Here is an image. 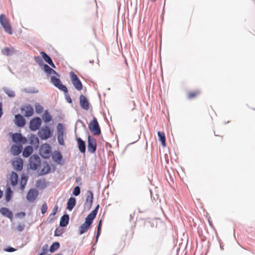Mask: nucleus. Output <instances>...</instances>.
Instances as JSON below:
<instances>
[{
  "instance_id": "nucleus-43",
  "label": "nucleus",
  "mask_w": 255,
  "mask_h": 255,
  "mask_svg": "<svg viewBox=\"0 0 255 255\" xmlns=\"http://www.w3.org/2000/svg\"><path fill=\"white\" fill-rule=\"evenodd\" d=\"M42 59V57H41L39 56L34 57L35 62L40 66L41 68L46 64L43 62Z\"/></svg>"
},
{
  "instance_id": "nucleus-61",
  "label": "nucleus",
  "mask_w": 255,
  "mask_h": 255,
  "mask_svg": "<svg viewBox=\"0 0 255 255\" xmlns=\"http://www.w3.org/2000/svg\"><path fill=\"white\" fill-rule=\"evenodd\" d=\"M138 211L140 212V213H143L145 212V211H141L140 210V209L138 208Z\"/></svg>"
},
{
  "instance_id": "nucleus-56",
  "label": "nucleus",
  "mask_w": 255,
  "mask_h": 255,
  "mask_svg": "<svg viewBox=\"0 0 255 255\" xmlns=\"http://www.w3.org/2000/svg\"><path fill=\"white\" fill-rule=\"evenodd\" d=\"M148 223L150 225V226L151 228H156L157 227V224H154L153 222L149 221L148 222Z\"/></svg>"
},
{
  "instance_id": "nucleus-54",
  "label": "nucleus",
  "mask_w": 255,
  "mask_h": 255,
  "mask_svg": "<svg viewBox=\"0 0 255 255\" xmlns=\"http://www.w3.org/2000/svg\"><path fill=\"white\" fill-rule=\"evenodd\" d=\"M196 95H197V94L196 93L191 92L188 94V97L189 99H192V98H194V97H195L196 96Z\"/></svg>"
},
{
  "instance_id": "nucleus-9",
  "label": "nucleus",
  "mask_w": 255,
  "mask_h": 255,
  "mask_svg": "<svg viewBox=\"0 0 255 255\" xmlns=\"http://www.w3.org/2000/svg\"><path fill=\"white\" fill-rule=\"evenodd\" d=\"M64 125L62 123H58L57 126V140L60 145H64Z\"/></svg>"
},
{
  "instance_id": "nucleus-22",
  "label": "nucleus",
  "mask_w": 255,
  "mask_h": 255,
  "mask_svg": "<svg viewBox=\"0 0 255 255\" xmlns=\"http://www.w3.org/2000/svg\"><path fill=\"white\" fill-rule=\"evenodd\" d=\"M41 68L44 72V73L48 76L53 74L56 75L58 77L60 76L59 74L55 70H54L53 69L50 67L47 64H45Z\"/></svg>"
},
{
  "instance_id": "nucleus-42",
  "label": "nucleus",
  "mask_w": 255,
  "mask_h": 255,
  "mask_svg": "<svg viewBox=\"0 0 255 255\" xmlns=\"http://www.w3.org/2000/svg\"><path fill=\"white\" fill-rule=\"evenodd\" d=\"M4 92L7 95L9 98H13L15 97V94L14 91L9 90L7 87H4L2 88Z\"/></svg>"
},
{
  "instance_id": "nucleus-52",
  "label": "nucleus",
  "mask_w": 255,
  "mask_h": 255,
  "mask_svg": "<svg viewBox=\"0 0 255 255\" xmlns=\"http://www.w3.org/2000/svg\"><path fill=\"white\" fill-rule=\"evenodd\" d=\"M101 230H100V229H97V233H96V238H95V244H96L98 241V239H99V238L101 235Z\"/></svg>"
},
{
  "instance_id": "nucleus-5",
  "label": "nucleus",
  "mask_w": 255,
  "mask_h": 255,
  "mask_svg": "<svg viewBox=\"0 0 255 255\" xmlns=\"http://www.w3.org/2000/svg\"><path fill=\"white\" fill-rule=\"evenodd\" d=\"M89 128L90 131L95 135L101 133V128L97 119L94 117L93 119L89 124Z\"/></svg>"
},
{
  "instance_id": "nucleus-20",
  "label": "nucleus",
  "mask_w": 255,
  "mask_h": 255,
  "mask_svg": "<svg viewBox=\"0 0 255 255\" xmlns=\"http://www.w3.org/2000/svg\"><path fill=\"white\" fill-rule=\"evenodd\" d=\"M23 146L21 144H14L10 148V152L13 156L18 155L22 151Z\"/></svg>"
},
{
  "instance_id": "nucleus-17",
  "label": "nucleus",
  "mask_w": 255,
  "mask_h": 255,
  "mask_svg": "<svg viewBox=\"0 0 255 255\" xmlns=\"http://www.w3.org/2000/svg\"><path fill=\"white\" fill-rule=\"evenodd\" d=\"M80 105L82 109L88 111L89 109L90 103L88 99L81 94L79 97Z\"/></svg>"
},
{
  "instance_id": "nucleus-36",
  "label": "nucleus",
  "mask_w": 255,
  "mask_h": 255,
  "mask_svg": "<svg viewBox=\"0 0 255 255\" xmlns=\"http://www.w3.org/2000/svg\"><path fill=\"white\" fill-rule=\"evenodd\" d=\"M1 53L6 56H11L15 53V50L13 47H5L2 49Z\"/></svg>"
},
{
  "instance_id": "nucleus-47",
  "label": "nucleus",
  "mask_w": 255,
  "mask_h": 255,
  "mask_svg": "<svg viewBox=\"0 0 255 255\" xmlns=\"http://www.w3.org/2000/svg\"><path fill=\"white\" fill-rule=\"evenodd\" d=\"M80 187L79 186H76L73 190L72 194L75 196H78L80 195Z\"/></svg>"
},
{
  "instance_id": "nucleus-18",
  "label": "nucleus",
  "mask_w": 255,
  "mask_h": 255,
  "mask_svg": "<svg viewBox=\"0 0 255 255\" xmlns=\"http://www.w3.org/2000/svg\"><path fill=\"white\" fill-rule=\"evenodd\" d=\"M76 141L79 151L81 153L85 154L86 150V143L85 141L80 137H76Z\"/></svg>"
},
{
  "instance_id": "nucleus-55",
  "label": "nucleus",
  "mask_w": 255,
  "mask_h": 255,
  "mask_svg": "<svg viewBox=\"0 0 255 255\" xmlns=\"http://www.w3.org/2000/svg\"><path fill=\"white\" fill-rule=\"evenodd\" d=\"M102 220H100L99 221L98 225H97V229L102 230Z\"/></svg>"
},
{
  "instance_id": "nucleus-59",
  "label": "nucleus",
  "mask_w": 255,
  "mask_h": 255,
  "mask_svg": "<svg viewBox=\"0 0 255 255\" xmlns=\"http://www.w3.org/2000/svg\"><path fill=\"white\" fill-rule=\"evenodd\" d=\"M3 195V191L0 189V199L2 198Z\"/></svg>"
},
{
  "instance_id": "nucleus-13",
  "label": "nucleus",
  "mask_w": 255,
  "mask_h": 255,
  "mask_svg": "<svg viewBox=\"0 0 255 255\" xmlns=\"http://www.w3.org/2000/svg\"><path fill=\"white\" fill-rule=\"evenodd\" d=\"M38 194V191L36 188H31L27 193V200L28 202H33L37 197Z\"/></svg>"
},
{
  "instance_id": "nucleus-7",
  "label": "nucleus",
  "mask_w": 255,
  "mask_h": 255,
  "mask_svg": "<svg viewBox=\"0 0 255 255\" xmlns=\"http://www.w3.org/2000/svg\"><path fill=\"white\" fill-rule=\"evenodd\" d=\"M42 119L39 117H35L30 120L29 128L31 131H35L39 129L42 125Z\"/></svg>"
},
{
  "instance_id": "nucleus-63",
  "label": "nucleus",
  "mask_w": 255,
  "mask_h": 255,
  "mask_svg": "<svg viewBox=\"0 0 255 255\" xmlns=\"http://www.w3.org/2000/svg\"><path fill=\"white\" fill-rule=\"evenodd\" d=\"M93 62H94V60H90V61H89V63H93Z\"/></svg>"
},
{
  "instance_id": "nucleus-64",
  "label": "nucleus",
  "mask_w": 255,
  "mask_h": 255,
  "mask_svg": "<svg viewBox=\"0 0 255 255\" xmlns=\"http://www.w3.org/2000/svg\"><path fill=\"white\" fill-rule=\"evenodd\" d=\"M63 255L62 254H56V255Z\"/></svg>"
},
{
  "instance_id": "nucleus-26",
  "label": "nucleus",
  "mask_w": 255,
  "mask_h": 255,
  "mask_svg": "<svg viewBox=\"0 0 255 255\" xmlns=\"http://www.w3.org/2000/svg\"><path fill=\"white\" fill-rule=\"evenodd\" d=\"M29 142L31 145H33L35 149H37L39 145V139L34 134L31 133L29 137Z\"/></svg>"
},
{
  "instance_id": "nucleus-24",
  "label": "nucleus",
  "mask_w": 255,
  "mask_h": 255,
  "mask_svg": "<svg viewBox=\"0 0 255 255\" xmlns=\"http://www.w3.org/2000/svg\"><path fill=\"white\" fill-rule=\"evenodd\" d=\"M21 112L25 111L24 116L26 118L31 117L34 113L33 107L29 104L25 106V108L22 107L20 109Z\"/></svg>"
},
{
  "instance_id": "nucleus-2",
  "label": "nucleus",
  "mask_w": 255,
  "mask_h": 255,
  "mask_svg": "<svg viewBox=\"0 0 255 255\" xmlns=\"http://www.w3.org/2000/svg\"><path fill=\"white\" fill-rule=\"evenodd\" d=\"M39 155L43 159H47L50 158L52 154V147L47 143H43L39 149Z\"/></svg>"
},
{
  "instance_id": "nucleus-37",
  "label": "nucleus",
  "mask_w": 255,
  "mask_h": 255,
  "mask_svg": "<svg viewBox=\"0 0 255 255\" xmlns=\"http://www.w3.org/2000/svg\"><path fill=\"white\" fill-rule=\"evenodd\" d=\"M35 185L37 188L40 189H44L47 186V183L45 182L44 178L38 179L36 181Z\"/></svg>"
},
{
  "instance_id": "nucleus-25",
  "label": "nucleus",
  "mask_w": 255,
  "mask_h": 255,
  "mask_svg": "<svg viewBox=\"0 0 255 255\" xmlns=\"http://www.w3.org/2000/svg\"><path fill=\"white\" fill-rule=\"evenodd\" d=\"M69 215L65 213L60 219L59 226L61 228L66 227L69 223Z\"/></svg>"
},
{
  "instance_id": "nucleus-28",
  "label": "nucleus",
  "mask_w": 255,
  "mask_h": 255,
  "mask_svg": "<svg viewBox=\"0 0 255 255\" xmlns=\"http://www.w3.org/2000/svg\"><path fill=\"white\" fill-rule=\"evenodd\" d=\"M19 177L17 173L14 171H12L10 176L9 180L10 184L12 187H15L17 185Z\"/></svg>"
},
{
  "instance_id": "nucleus-33",
  "label": "nucleus",
  "mask_w": 255,
  "mask_h": 255,
  "mask_svg": "<svg viewBox=\"0 0 255 255\" xmlns=\"http://www.w3.org/2000/svg\"><path fill=\"white\" fill-rule=\"evenodd\" d=\"M42 120H43V122L46 124L53 120L52 116L50 115L47 110L44 112L42 116Z\"/></svg>"
},
{
  "instance_id": "nucleus-48",
  "label": "nucleus",
  "mask_w": 255,
  "mask_h": 255,
  "mask_svg": "<svg viewBox=\"0 0 255 255\" xmlns=\"http://www.w3.org/2000/svg\"><path fill=\"white\" fill-rule=\"evenodd\" d=\"M26 216V213L24 211H21L20 212H17L15 214V217L16 218H20V219H23Z\"/></svg>"
},
{
  "instance_id": "nucleus-8",
  "label": "nucleus",
  "mask_w": 255,
  "mask_h": 255,
  "mask_svg": "<svg viewBox=\"0 0 255 255\" xmlns=\"http://www.w3.org/2000/svg\"><path fill=\"white\" fill-rule=\"evenodd\" d=\"M88 150L92 154L95 153L97 148L96 140L91 135H89L87 139Z\"/></svg>"
},
{
  "instance_id": "nucleus-3",
  "label": "nucleus",
  "mask_w": 255,
  "mask_h": 255,
  "mask_svg": "<svg viewBox=\"0 0 255 255\" xmlns=\"http://www.w3.org/2000/svg\"><path fill=\"white\" fill-rule=\"evenodd\" d=\"M41 160L40 157L36 154L32 155L29 159V168L34 170H37L40 166Z\"/></svg>"
},
{
  "instance_id": "nucleus-60",
  "label": "nucleus",
  "mask_w": 255,
  "mask_h": 255,
  "mask_svg": "<svg viewBox=\"0 0 255 255\" xmlns=\"http://www.w3.org/2000/svg\"><path fill=\"white\" fill-rule=\"evenodd\" d=\"M77 122H79V123H81V124H84V123H83V121H82V120H80V119H78V120L77 121Z\"/></svg>"
},
{
  "instance_id": "nucleus-31",
  "label": "nucleus",
  "mask_w": 255,
  "mask_h": 255,
  "mask_svg": "<svg viewBox=\"0 0 255 255\" xmlns=\"http://www.w3.org/2000/svg\"><path fill=\"white\" fill-rule=\"evenodd\" d=\"M76 204V199L75 197H70L67 200L66 209L71 211Z\"/></svg>"
},
{
  "instance_id": "nucleus-1",
  "label": "nucleus",
  "mask_w": 255,
  "mask_h": 255,
  "mask_svg": "<svg viewBox=\"0 0 255 255\" xmlns=\"http://www.w3.org/2000/svg\"><path fill=\"white\" fill-rule=\"evenodd\" d=\"M53 134V129L48 126L42 127L38 131V134L41 140H46L51 137Z\"/></svg>"
},
{
  "instance_id": "nucleus-58",
  "label": "nucleus",
  "mask_w": 255,
  "mask_h": 255,
  "mask_svg": "<svg viewBox=\"0 0 255 255\" xmlns=\"http://www.w3.org/2000/svg\"><path fill=\"white\" fill-rule=\"evenodd\" d=\"M81 180V178L80 177H77L76 178V182L77 183H79V182H80Z\"/></svg>"
},
{
  "instance_id": "nucleus-32",
  "label": "nucleus",
  "mask_w": 255,
  "mask_h": 255,
  "mask_svg": "<svg viewBox=\"0 0 255 255\" xmlns=\"http://www.w3.org/2000/svg\"><path fill=\"white\" fill-rule=\"evenodd\" d=\"M33 147L31 145H27L26 146L22 151V156L24 158H27L33 153Z\"/></svg>"
},
{
  "instance_id": "nucleus-35",
  "label": "nucleus",
  "mask_w": 255,
  "mask_h": 255,
  "mask_svg": "<svg viewBox=\"0 0 255 255\" xmlns=\"http://www.w3.org/2000/svg\"><path fill=\"white\" fill-rule=\"evenodd\" d=\"M157 135L158 137V140L161 142V145L163 147L166 146V137L164 132L158 131Z\"/></svg>"
},
{
  "instance_id": "nucleus-6",
  "label": "nucleus",
  "mask_w": 255,
  "mask_h": 255,
  "mask_svg": "<svg viewBox=\"0 0 255 255\" xmlns=\"http://www.w3.org/2000/svg\"><path fill=\"white\" fill-rule=\"evenodd\" d=\"M0 24L5 32L9 34H12L13 31L11 26L4 14H0Z\"/></svg>"
},
{
  "instance_id": "nucleus-30",
  "label": "nucleus",
  "mask_w": 255,
  "mask_h": 255,
  "mask_svg": "<svg viewBox=\"0 0 255 255\" xmlns=\"http://www.w3.org/2000/svg\"><path fill=\"white\" fill-rule=\"evenodd\" d=\"M58 209V206L56 205L54 206L52 213L49 215L47 220L45 221L46 224L51 223L56 219V218L55 217V215L56 214Z\"/></svg>"
},
{
  "instance_id": "nucleus-29",
  "label": "nucleus",
  "mask_w": 255,
  "mask_h": 255,
  "mask_svg": "<svg viewBox=\"0 0 255 255\" xmlns=\"http://www.w3.org/2000/svg\"><path fill=\"white\" fill-rule=\"evenodd\" d=\"M28 176L24 173H22L20 176V182L19 184V189L20 190H23L26 185Z\"/></svg>"
},
{
  "instance_id": "nucleus-44",
  "label": "nucleus",
  "mask_w": 255,
  "mask_h": 255,
  "mask_svg": "<svg viewBox=\"0 0 255 255\" xmlns=\"http://www.w3.org/2000/svg\"><path fill=\"white\" fill-rule=\"evenodd\" d=\"M48 251V246L47 244L44 245L41 248V252L38 255H45Z\"/></svg>"
},
{
  "instance_id": "nucleus-21",
  "label": "nucleus",
  "mask_w": 255,
  "mask_h": 255,
  "mask_svg": "<svg viewBox=\"0 0 255 255\" xmlns=\"http://www.w3.org/2000/svg\"><path fill=\"white\" fill-rule=\"evenodd\" d=\"M13 192L10 186L7 184L4 192V199L6 202H9L13 197Z\"/></svg>"
},
{
  "instance_id": "nucleus-19",
  "label": "nucleus",
  "mask_w": 255,
  "mask_h": 255,
  "mask_svg": "<svg viewBox=\"0 0 255 255\" xmlns=\"http://www.w3.org/2000/svg\"><path fill=\"white\" fill-rule=\"evenodd\" d=\"M94 199V195L91 190H88L87 192V198L86 202L84 204L85 206H87L88 210H90L93 204Z\"/></svg>"
},
{
  "instance_id": "nucleus-34",
  "label": "nucleus",
  "mask_w": 255,
  "mask_h": 255,
  "mask_svg": "<svg viewBox=\"0 0 255 255\" xmlns=\"http://www.w3.org/2000/svg\"><path fill=\"white\" fill-rule=\"evenodd\" d=\"M91 227L89 224L84 222L79 227V234L81 235L86 233Z\"/></svg>"
},
{
  "instance_id": "nucleus-12",
  "label": "nucleus",
  "mask_w": 255,
  "mask_h": 255,
  "mask_svg": "<svg viewBox=\"0 0 255 255\" xmlns=\"http://www.w3.org/2000/svg\"><path fill=\"white\" fill-rule=\"evenodd\" d=\"M26 121L24 117L20 114L14 116V124L19 128H23L26 125Z\"/></svg>"
},
{
  "instance_id": "nucleus-50",
  "label": "nucleus",
  "mask_w": 255,
  "mask_h": 255,
  "mask_svg": "<svg viewBox=\"0 0 255 255\" xmlns=\"http://www.w3.org/2000/svg\"><path fill=\"white\" fill-rule=\"evenodd\" d=\"M4 251L8 253H12L16 251V249L12 247L8 246L4 249Z\"/></svg>"
},
{
  "instance_id": "nucleus-4",
  "label": "nucleus",
  "mask_w": 255,
  "mask_h": 255,
  "mask_svg": "<svg viewBox=\"0 0 255 255\" xmlns=\"http://www.w3.org/2000/svg\"><path fill=\"white\" fill-rule=\"evenodd\" d=\"M71 81L74 88L78 91L83 89V84L77 75L72 71L69 73Z\"/></svg>"
},
{
  "instance_id": "nucleus-23",
  "label": "nucleus",
  "mask_w": 255,
  "mask_h": 255,
  "mask_svg": "<svg viewBox=\"0 0 255 255\" xmlns=\"http://www.w3.org/2000/svg\"><path fill=\"white\" fill-rule=\"evenodd\" d=\"M43 164V167L42 168L39 173V176L46 175L50 173L51 171V166L48 164L47 161H44Z\"/></svg>"
},
{
  "instance_id": "nucleus-57",
  "label": "nucleus",
  "mask_w": 255,
  "mask_h": 255,
  "mask_svg": "<svg viewBox=\"0 0 255 255\" xmlns=\"http://www.w3.org/2000/svg\"><path fill=\"white\" fill-rule=\"evenodd\" d=\"M3 114L2 111V102H0V118L2 117Z\"/></svg>"
},
{
  "instance_id": "nucleus-16",
  "label": "nucleus",
  "mask_w": 255,
  "mask_h": 255,
  "mask_svg": "<svg viewBox=\"0 0 255 255\" xmlns=\"http://www.w3.org/2000/svg\"><path fill=\"white\" fill-rule=\"evenodd\" d=\"M0 213L2 216L8 218L10 221L13 219V214L9 208L2 207L0 208Z\"/></svg>"
},
{
  "instance_id": "nucleus-46",
  "label": "nucleus",
  "mask_w": 255,
  "mask_h": 255,
  "mask_svg": "<svg viewBox=\"0 0 255 255\" xmlns=\"http://www.w3.org/2000/svg\"><path fill=\"white\" fill-rule=\"evenodd\" d=\"M64 233V230L62 228H57L54 231V236L60 237Z\"/></svg>"
},
{
  "instance_id": "nucleus-53",
  "label": "nucleus",
  "mask_w": 255,
  "mask_h": 255,
  "mask_svg": "<svg viewBox=\"0 0 255 255\" xmlns=\"http://www.w3.org/2000/svg\"><path fill=\"white\" fill-rule=\"evenodd\" d=\"M99 208H100V205H99V204H98V205L95 207V209L92 211V212H92L93 213H94V214H95L96 215H97V213H98V211H99Z\"/></svg>"
},
{
  "instance_id": "nucleus-10",
  "label": "nucleus",
  "mask_w": 255,
  "mask_h": 255,
  "mask_svg": "<svg viewBox=\"0 0 255 255\" xmlns=\"http://www.w3.org/2000/svg\"><path fill=\"white\" fill-rule=\"evenodd\" d=\"M11 138L13 142L18 144H21L22 145L23 144H25L27 142V138L20 132H16L13 133Z\"/></svg>"
},
{
  "instance_id": "nucleus-38",
  "label": "nucleus",
  "mask_w": 255,
  "mask_h": 255,
  "mask_svg": "<svg viewBox=\"0 0 255 255\" xmlns=\"http://www.w3.org/2000/svg\"><path fill=\"white\" fill-rule=\"evenodd\" d=\"M96 216L95 214L93 213L92 212H91L90 214H89L85 218V223L89 224L90 225L92 226L94 220L96 217Z\"/></svg>"
},
{
  "instance_id": "nucleus-62",
  "label": "nucleus",
  "mask_w": 255,
  "mask_h": 255,
  "mask_svg": "<svg viewBox=\"0 0 255 255\" xmlns=\"http://www.w3.org/2000/svg\"><path fill=\"white\" fill-rule=\"evenodd\" d=\"M220 247L221 249L223 250V247L221 245V243H220Z\"/></svg>"
},
{
  "instance_id": "nucleus-27",
  "label": "nucleus",
  "mask_w": 255,
  "mask_h": 255,
  "mask_svg": "<svg viewBox=\"0 0 255 255\" xmlns=\"http://www.w3.org/2000/svg\"><path fill=\"white\" fill-rule=\"evenodd\" d=\"M40 54L42 56L43 59L45 61V62L48 63L49 65H50L52 68H56V66L54 62H53L51 58L49 56L46 52L44 51H41L40 52Z\"/></svg>"
},
{
  "instance_id": "nucleus-40",
  "label": "nucleus",
  "mask_w": 255,
  "mask_h": 255,
  "mask_svg": "<svg viewBox=\"0 0 255 255\" xmlns=\"http://www.w3.org/2000/svg\"><path fill=\"white\" fill-rule=\"evenodd\" d=\"M22 91L28 94H36L38 92V90L34 87L24 88Z\"/></svg>"
},
{
  "instance_id": "nucleus-51",
  "label": "nucleus",
  "mask_w": 255,
  "mask_h": 255,
  "mask_svg": "<svg viewBox=\"0 0 255 255\" xmlns=\"http://www.w3.org/2000/svg\"><path fill=\"white\" fill-rule=\"evenodd\" d=\"M25 228V225L24 224H19L16 227V230L21 232L23 231Z\"/></svg>"
},
{
  "instance_id": "nucleus-15",
  "label": "nucleus",
  "mask_w": 255,
  "mask_h": 255,
  "mask_svg": "<svg viewBox=\"0 0 255 255\" xmlns=\"http://www.w3.org/2000/svg\"><path fill=\"white\" fill-rule=\"evenodd\" d=\"M12 165L14 169L17 171H20L23 167V160L20 158H16L15 160L12 161Z\"/></svg>"
},
{
  "instance_id": "nucleus-49",
  "label": "nucleus",
  "mask_w": 255,
  "mask_h": 255,
  "mask_svg": "<svg viewBox=\"0 0 255 255\" xmlns=\"http://www.w3.org/2000/svg\"><path fill=\"white\" fill-rule=\"evenodd\" d=\"M48 209V206L47 205L46 203L45 202H44L41 206V212L42 214H44L47 211Z\"/></svg>"
},
{
  "instance_id": "nucleus-14",
  "label": "nucleus",
  "mask_w": 255,
  "mask_h": 255,
  "mask_svg": "<svg viewBox=\"0 0 255 255\" xmlns=\"http://www.w3.org/2000/svg\"><path fill=\"white\" fill-rule=\"evenodd\" d=\"M51 82L56 88L59 89L61 91L66 87L65 85L62 84L60 78L55 76H51Z\"/></svg>"
},
{
  "instance_id": "nucleus-11",
  "label": "nucleus",
  "mask_w": 255,
  "mask_h": 255,
  "mask_svg": "<svg viewBox=\"0 0 255 255\" xmlns=\"http://www.w3.org/2000/svg\"><path fill=\"white\" fill-rule=\"evenodd\" d=\"M51 157L53 161L57 164L63 165L65 163V161L61 152L59 150H55L51 154Z\"/></svg>"
},
{
  "instance_id": "nucleus-45",
  "label": "nucleus",
  "mask_w": 255,
  "mask_h": 255,
  "mask_svg": "<svg viewBox=\"0 0 255 255\" xmlns=\"http://www.w3.org/2000/svg\"><path fill=\"white\" fill-rule=\"evenodd\" d=\"M43 108L39 104L35 105V111L37 114H40L43 112Z\"/></svg>"
},
{
  "instance_id": "nucleus-39",
  "label": "nucleus",
  "mask_w": 255,
  "mask_h": 255,
  "mask_svg": "<svg viewBox=\"0 0 255 255\" xmlns=\"http://www.w3.org/2000/svg\"><path fill=\"white\" fill-rule=\"evenodd\" d=\"M60 247V244L58 242H54L50 246L49 251L51 253H54L59 249Z\"/></svg>"
},
{
  "instance_id": "nucleus-41",
  "label": "nucleus",
  "mask_w": 255,
  "mask_h": 255,
  "mask_svg": "<svg viewBox=\"0 0 255 255\" xmlns=\"http://www.w3.org/2000/svg\"><path fill=\"white\" fill-rule=\"evenodd\" d=\"M61 91H63L64 92L65 99H66L67 102L69 104H71L72 103V100L68 94V89L67 87H66L65 88L63 89Z\"/></svg>"
}]
</instances>
